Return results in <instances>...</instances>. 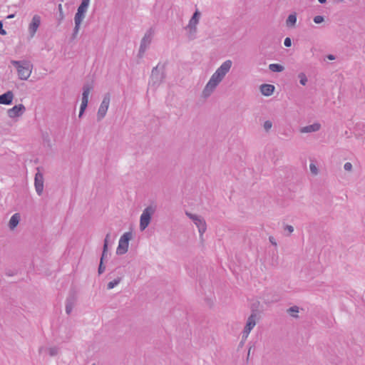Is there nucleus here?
I'll return each instance as SVG.
<instances>
[{
    "mask_svg": "<svg viewBox=\"0 0 365 365\" xmlns=\"http://www.w3.org/2000/svg\"><path fill=\"white\" fill-rule=\"evenodd\" d=\"M232 66V61L231 60H226L215 71V72L212 75L211 78L205 85L202 92V96L204 98H207L211 96L216 87L220 84L226 74L230 71Z\"/></svg>",
    "mask_w": 365,
    "mask_h": 365,
    "instance_id": "obj_1",
    "label": "nucleus"
},
{
    "mask_svg": "<svg viewBox=\"0 0 365 365\" xmlns=\"http://www.w3.org/2000/svg\"><path fill=\"white\" fill-rule=\"evenodd\" d=\"M11 63L16 67L21 80H27L29 78L32 67L29 61L11 60Z\"/></svg>",
    "mask_w": 365,
    "mask_h": 365,
    "instance_id": "obj_2",
    "label": "nucleus"
},
{
    "mask_svg": "<svg viewBox=\"0 0 365 365\" xmlns=\"http://www.w3.org/2000/svg\"><path fill=\"white\" fill-rule=\"evenodd\" d=\"M155 207L153 206H148L144 209L140 218V229L144 230L150 224L151 216L154 214Z\"/></svg>",
    "mask_w": 365,
    "mask_h": 365,
    "instance_id": "obj_3",
    "label": "nucleus"
},
{
    "mask_svg": "<svg viewBox=\"0 0 365 365\" xmlns=\"http://www.w3.org/2000/svg\"><path fill=\"white\" fill-rule=\"evenodd\" d=\"M185 215L192 220L194 224L196 225V227L198 229V232L200 234V237H202L203 234L207 230V224L205 220V219L197 215H195L192 213H190L189 212H185Z\"/></svg>",
    "mask_w": 365,
    "mask_h": 365,
    "instance_id": "obj_4",
    "label": "nucleus"
},
{
    "mask_svg": "<svg viewBox=\"0 0 365 365\" xmlns=\"http://www.w3.org/2000/svg\"><path fill=\"white\" fill-rule=\"evenodd\" d=\"M132 238L130 232H125L120 238L118 246L116 249V254L118 255H124L128 252L129 241Z\"/></svg>",
    "mask_w": 365,
    "mask_h": 365,
    "instance_id": "obj_5",
    "label": "nucleus"
},
{
    "mask_svg": "<svg viewBox=\"0 0 365 365\" xmlns=\"http://www.w3.org/2000/svg\"><path fill=\"white\" fill-rule=\"evenodd\" d=\"M257 315L255 312H252L251 315L247 318L246 324L242 333V341H245L252 329L255 327L257 323Z\"/></svg>",
    "mask_w": 365,
    "mask_h": 365,
    "instance_id": "obj_6",
    "label": "nucleus"
},
{
    "mask_svg": "<svg viewBox=\"0 0 365 365\" xmlns=\"http://www.w3.org/2000/svg\"><path fill=\"white\" fill-rule=\"evenodd\" d=\"M159 66L160 64L154 67L151 71L149 84L154 87L158 86L165 78L163 72L159 69Z\"/></svg>",
    "mask_w": 365,
    "mask_h": 365,
    "instance_id": "obj_7",
    "label": "nucleus"
},
{
    "mask_svg": "<svg viewBox=\"0 0 365 365\" xmlns=\"http://www.w3.org/2000/svg\"><path fill=\"white\" fill-rule=\"evenodd\" d=\"M93 87L90 84H85L83 86V93H82V99H81V105L80 107V111L78 117L81 118L83 115L88 103V96L92 90Z\"/></svg>",
    "mask_w": 365,
    "mask_h": 365,
    "instance_id": "obj_8",
    "label": "nucleus"
},
{
    "mask_svg": "<svg viewBox=\"0 0 365 365\" xmlns=\"http://www.w3.org/2000/svg\"><path fill=\"white\" fill-rule=\"evenodd\" d=\"M110 101V93L105 94L97 113V119L101 120L106 115Z\"/></svg>",
    "mask_w": 365,
    "mask_h": 365,
    "instance_id": "obj_9",
    "label": "nucleus"
},
{
    "mask_svg": "<svg viewBox=\"0 0 365 365\" xmlns=\"http://www.w3.org/2000/svg\"><path fill=\"white\" fill-rule=\"evenodd\" d=\"M41 19V16L36 14L33 16L31 23L29 25V33L30 36L32 38L35 36L40 24Z\"/></svg>",
    "mask_w": 365,
    "mask_h": 365,
    "instance_id": "obj_10",
    "label": "nucleus"
},
{
    "mask_svg": "<svg viewBox=\"0 0 365 365\" xmlns=\"http://www.w3.org/2000/svg\"><path fill=\"white\" fill-rule=\"evenodd\" d=\"M76 301V294L74 292H71L66 300V312L67 314H70L71 313Z\"/></svg>",
    "mask_w": 365,
    "mask_h": 365,
    "instance_id": "obj_11",
    "label": "nucleus"
},
{
    "mask_svg": "<svg viewBox=\"0 0 365 365\" xmlns=\"http://www.w3.org/2000/svg\"><path fill=\"white\" fill-rule=\"evenodd\" d=\"M34 185L37 194L41 196L43 191V175L40 172L35 175Z\"/></svg>",
    "mask_w": 365,
    "mask_h": 365,
    "instance_id": "obj_12",
    "label": "nucleus"
},
{
    "mask_svg": "<svg viewBox=\"0 0 365 365\" xmlns=\"http://www.w3.org/2000/svg\"><path fill=\"white\" fill-rule=\"evenodd\" d=\"M25 110V106L23 104H19L9 109L7 113L9 118H14L21 116Z\"/></svg>",
    "mask_w": 365,
    "mask_h": 365,
    "instance_id": "obj_13",
    "label": "nucleus"
},
{
    "mask_svg": "<svg viewBox=\"0 0 365 365\" xmlns=\"http://www.w3.org/2000/svg\"><path fill=\"white\" fill-rule=\"evenodd\" d=\"M154 31L152 29H148L145 34L144 36L141 39L140 46L142 47V49L145 48H148L150 44L151 43L152 38L153 36Z\"/></svg>",
    "mask_w": 365,
    "mask_h": 365,
    "instance_id": "obj_14",
    "label": "nucleus"
},
{
    "mask_svg": "<svg viewBox=\"0 0 365 365\" xmlns=\"http://www.w3.org/2000/svg\"><path fill=\"white\" fill-rule=\"evenodd\" d=\"M14 98V93L12 91H9L2 95H0V104L11 105Z\"/></svg>",
    "mask_w": 365,
    "mask_h": 365,
    "instance_id": "obj_15",
    "label": "nucleus"
},
{
    "mask_svg": "<svg viewBox=\"0 0 365 365\" xmlns=\"http://www.w3.org/2000/svg\"><path fill=\"white\" fill-rule=\"evenodd\" d=\"M321 128V124L319 123H314L312 125H307L300 128L299 131L302 133H313L319 130Z\"/></svg>",
    "mask_w": 365,
    "mask_h": 365,
    "instance_id": "obj_16",
    "label": "nucleus"
},
{
    "mask_svg": "<svg viewBox=\"0 0 365 365\" xmlns=\"http://www.w3.org/2000/svg\"><path fill=\"white\" fill-rule=\"evenodd\" d=\"M274 91V86L271 84H262L260 86L261 93L265 96H271Z\"/></svg>",
    "mask_w": 365,
    "mask_h": 365,
    "instance_id": "obj_17",
    "label": "nucleus"
},
{
    "mask_svg": "<svg viewBox=\"0 0 365 365\" xmlns=\"http://www.w3.org/2000/svg\"><path fill=\"white\" fill-rule=\"evenodd\" d=\"M200 17V12L198 10H196L195 13L193 14L192 16L189 21V23L187 24V27H197V25L199 23Z\"/></svg>",
    "mask_w": 365,
    "mask_h": 365,
    "instance_id": "obj_18",
    "label": "nucleus"
},
{
    "mask_svg": "<svg viewBox=\"0 0 365 365\" xmlns=\"http://www.w3.org/2000/svg\"><path fill=\"white\" fill-rule=\"evenodd\" d=\"M19 220H20V215L19 213H15L14 215H13L11 216V217L10 218V220L9 222V227L11 229L15 228L18 225Z\"/></svg>",
    "mask_w": 365,
    "mask_h": 365,
    "instance_id": "obj_19",
    "label": "nucleus"
},
{
    "mask_svg": "<svg viewBox=\"0 0 365 365\" xmlns=\"http://www.w3.org/2000/svg\"><path fill=\"white\" fill-rule=\"evenodd\" d=\"M297 22V14L296 13L291 14L289 15L286 24L287 27H294Z\"/></svg>",
    "mask_w": 365,
    "mask_h": 365,
    "instance_id": "obj_20",
    "label": "nucleus"
},
{
    "mask_svg": "<svg viewBox=\"0 0 365 365\" xmlns=\"http://www.w3.org/2000/svg\"><path fill=\"white\" fill-rule=\"evenodd\" d=\"M110 237V233H108L105 237V240H104V244H103V252H102V255H101V259L100 260H102L103 261L105 257H106L107 255V252H108V239Z\"/></svg>",
    "mask_w": 365,
    "mask_h": 365,
    "instance_id": "obj_21",
    "label": "nucleus"
},
{
    "mask_svg": "<svg viewBox=\"0 0 365 365\" xmlns=\"http://www.w3.org/2000/svg\"><path fill=\"white\" fill-rule=\"evenodd\" d=\"M185 29L188 31L187 33V38L189 40L192 41L194 40L196 38V33H197V27H187V26L185 27Z\"/></svg>",
    "mask_w": 365,
    "mask_h": 365,
    "instance_id": "obj_22",
    "label": "nucleus"
},
{
    "mask_svg": "<svg viewBox=\"0 0 365 365\" xmlns=\"http://www.w3.org/2000/svg\"><path fill=\"white\" fill-rule=\"evenodd\" d=\"M90 1L91 0H82L80 6H78V8L77 9V11H78L79 12H82L83 14H86L87 10H88V6H89V4H90Z\"/></svg>",
    "mask_w": 365,
    "mask_h": 365,
    "instance_id": "obj_23",
    "label": "nucleus"
},
{
    "mask_svg": "<svg viewBox=\"0 0 365 365\" xmlns=\"http://www.w3.org/2000/svg\"><path fill=\"white\" fill-rule=\"evenodd\" d=\"M269 68L272 72H282L284 70V67L281 64L271 63L269 65Z\"/></svg>",
    "mask_w": 365,
    "mask_h": 365,
    "instance_id": "obj_24",
    "label": "nucleus"
},
{
    "mask_svg": "<svg viewBox=\"0 0 365 365\" xmlns=\"http://www.w3.org/2000/svg\"><path fill=\"white\" fill-rule=\"evenodd\" d=\"M299 308L297 306H292L287 309V313H289L292 317L298 318L299 316L297 313H299Z\"/></svg>",
    "mask_w": 365,
    "mask_h": 365,
    "instance_id": "obj_25",
    "label": "nucleus"
},
{
    "mask_svg": "<svg viewBox=\"0 0 365 365\" xmlns=\"http://www.w3.org/2000/svg\"><path fill=\"white\" fill-rule=\"evenodd\" d=\"M354 128L355 130L358 132L359 135L365 133V124L363 123H357Z\"/></svg>",
    "mask_w": 365,
    "mask_h": 365,
    "instance_id": "obj_26",
    "label": "nucleus"
},
{
    "mask_svg": "<svg viewBox=\"0 0 365 365\" xmlns=\"http://www.w3.org/2000/svg\"><path fill=\"white\" fill-rule=\"evenodd\" d=\"M121 279H122L121 277H118V278L115 279L114 280L108 282L107 284V289H111L114 288L116 285H118L121 282Z\"/></svg>",
    "mask_w": 365,
    "mask_h": 365,
    "instance_id": "obj_27",
    "label": "nucleus"
},
{
    "mask_svg": "<svg viewBox=\"0 0 365 365\" xmlns=\"http://www.w3.org/2000/svg\"><path fill=\"white\" fill-rule=\"evenodd\" d=\"M85 16H86V14H83L82 12H79L78 11H77V12L76 13L75 16H74V21L81 23L83 21V20L84 19Z\"/></svg>",
    "mask_w": 365,
    "mask_h": 365,
    "instance_id": "obj_28",
    "label": "nucleus"
},
{
    "mask_svg": "<svg viewBox=\"0 0 365 365\" xmlns=\"http://www.w3.org/2000/svg\"><path fill=\"white\" fill-rule=\"evenodd\" d=\"M81 24V23L75 22V27L73 29V32L72 34L73 38H75L76 37V36L79 31V29H80Z\"/></svg>",
    "mask_w": 365,
    "mask_h": 365,
    "instance_id": "obj_29",
    "label": "nucleus"
},
{
    "mask_svg": "<svg viewBox=\"0 0 365 365\" xmlns=\"http://www.w3.org/2000/svg\"><path fill=\"white\" fill-rule=\"evenodd\" d=\"M298 77L300 80V83L302 85L304 86L307 82V78L306 75L304 73H300L299 74Z\"/></svg>",
    "mask_w": 365,
    "mask_h": 365,
    "instance_id": "obj_30",
    "label": "nucleus"
},
{
    "mask_svg": "<svg viewBox=\"0 0 365 365\" xmlns=\"http://www.w3.org/2000/svg\"><path fill=\"white\" fill-rule=\"evenodd\" d=\"M58 351V349L56 347H51L48 349L49 355L51 356H54L57 355Z\"/></svg>",
    "mask_w": 365,
    "mask_h": 365,
    "instance_id": "obj_31",
    "label": "nucleus"
},
{
    "mask_svg": "<svg viewBox=\"0 0 365 365\" xmlns=\"http://www.w3.org/2000/svg\"><path fill=\"white\" fill-rule=\"evenodd\" d=\"M105 269H106V267L103 264V261L100 260V264H99L98 270V274H103L104 272Z\"/></svg>",
    "mask_w": 365,
    "mask_h": 365,
    "instance_id": "obj_32",
    "label": "nucleus"
},
{
    "mask_svg": "<svg viewBox=\"0 0 365 365\" xmlns=\"http://www.w3.org/2000/svg\"><path fill=\"white\" fill-rule=\"evenodd\" d=\"M313 20L315 24H321L324 21V19L322 16H316Z\"/></svg>",
    "mask_w": 365,
    "mask_h": 365,
    "instance_id": "obj_33",
    "label": "nucleus"
},
{
    "mask_svg": "<svg viewBox=\"0 0 365 365\" xmlns=\"http://www.w3.org/2000/svg\"><path fill=\"white\" fill-rule=\"evenodd\" d=\"M272 126V123L269 120H266L264 123V128L266 131H268Z\"/></svg>",
    "mask_w": 365,
    "mask_h": 365,
    "instance_id": "obj_34",
    "label": "nucleus"
},
{
    "mask_svg": "<svg viewBox=\"0 0 365 365\" xmlns=\"http://www.w3.org/2000/svg\"><path fill=\"white\" fill-rule=\"evenodd\" d=\"M309 168H310V170L311 172L314 174V175H317L318 173V170L316 167V165L313 163H311L309 165Z\"/></svg>",
    "mask_w": 365,
    "mask_h": 365,
    "instance_id": "obj_35",
    "label": "nucleus"
},
{
    "mask_svg": "<svg viewBox=\"0 0 365 365\" xmlns=\"http://www.w3.org/2000/svg\"><path fill=\"white\" fill-rule=\"evenodd\" d=\"M344 168L346 171H351L352 170V165L351 163H346L344 165Z\"/></svg>",
    "mask_w": 365,
    "mask_h": 365,
    "instance_id": "obj_36",
    "label": "nucleus"
},
{
    "mask_svg": "<svg viewBox=\"0 0 365 365\" xmlns=\"http://www.w3.org/2000/svg\"><path fill=\"white\" fill-rule=\"evenodd\" d=\"M284 44L286 47H289L292 45V40L289 37H287L284 39Z\"/></svg>",
    "mask_w": 365,
    "mask_h": 365,
    "instance_id": "obj_37",
    "label": "nucleus"
},
{
    "mask_svg": "<svg viewBox=\"0 0 365 365\" xmlns=\"http://www.w3.org/2000/svg\"><path fill=\"white\" fill-rule=\"evenodd\" d=\"M146 49H147V48H143V50H142V47H141V46H140V48H139V51H138V56L139 58H142V57L143 56V55H144V53H145V52Z\"/></svg>",
    "mask_w": 365,
    "mask_h": 365,
    "instance_id": "obj_38",
    "label": "nucleus"
},
{
    "mask_svg": "<svg viewBox=\"0 0 365 365\" xmlns=\"http://www.w3.org/2000/svg\"><path fill=\"white\" fill-rule=\"evenodd\" d=\"M284 230L288 231V232L290 234L294 231V227L292 225H287L284 227Z\"/></svg>",
    "mask_w": 365,
    "mask_h": 365,
    "instance_id": "obj_39",
    "label": "nucleus"
},
{
    "mask_svg": "<svg viewBox=\"0 0 365 365\" xmlns=\"http://www.w3.org/2000/svg\"><path fill=\"white\" fill-rule=\"evenodd\" d=\"M0 34L3 36L6 34V31L3 28V22L1 21H0Z\"/></svg>",
    "mask_w": 365,
    "mask_h": 365,
    "instance_id": "obj_40",
    "label": "nucleus"
},
{
    "mask_svg": "<svg viewBox=\"0 0 365 365\" xmlns=\"http://www.w3.org/2000/svg\"><path fill=\"white\" fill-rule=\"evenodd\" d=\"M269 242L274 246H277V242L273 237H269Z\"/></svg>",
    "mask_w": 365,
    "mask_h": 365,
    "instance_id": "obj_41",
    "label": "nucleus"
},
{
    "mask_svg": "<svg viewBox=\"0 0 365 365\" xmlns=\"http://www.w3.org/2000/svg\"><path fill=\"white\" fill-rule=\"evenodd\" d=\"M327 58L329 59V60H334L335 59V56L332 54H329L327 56Z\"/></svg>",
    "mask_w": 365,
    "mask_h": 365,
    "instance_id": "obj_42",
    "label": "nucleus"
},
{
    "mask_svg": "<svg viewBox=\"0 0 365 365\" xmlns=\"http://www.w3.org/2000/svg\"><path fill=\"white\" fill-rule=\"evenodd\" d=\"M58 10L60 11L61 16L63 17V11H62V6H61V4L58 5Z\"/></svg>",
    "mask_w": 365,
    "mask_h": 365,
    "instance_id": "obj_43",
    "label": "nucleus"
},
{
    "mask_svg": "<svg viewBox=\"0 0 365 365\" xmlns=\"http://www.w3.org/2000/svg\"><path fill=\"white\" fill-rule=\"evenodd\" d=\"M15 16V14H9V16H7V19H13L14 17Z\"/></svg>",
    "mask_w": 365,
    "mask_h": 365,
    "instance_id": "obj_44",
    "label": "nucleus"
},
{
    "mask_svg": "<svg viewBox=\"0 0 365 365\" xmlns=\"http://www.w3.org/2000/svg\"><path fill=\"white\" fill-rule=\"evenodd\" d=\"M318 1L320 3V4H324L327 2V0H318Z\"/></svg>",
    "mask_w": 365,
    "mask_h": 365,
    "instance_id": "obj_45",
    "label": "nucleus"
},
{
    "mask_svg": "<svg viewBox=\"0 0 365 365\" xmlns=\"http://www.w3.org/2000/svg\"><path fill=\"white\" fill-rule=\"evenodd\" d=\"M339 1H342V0H339Z\"/></svg>",
    "mask_w": 365,
    "mask_h": 365,
    "instance_id": "obj_46",
    "label": "nucleus"
}]
</instances>
